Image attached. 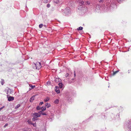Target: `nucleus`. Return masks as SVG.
<instances>
[{
	"label": "nucleus",
	"instance_id": "412c9836",
	"mask_svg": "<svg viewBox=\"0 0 131 131\" xmlns=\"http://www.w3.org/2000/svg\"><path fill=\"white\" fill-rule=\"evenodd\" d=\"M20 106V105L19 104L17 105L15 107V108H17L19 107Z\"/></svg>",
	"mask_w": 131,
	"mask_h": 131
},
{
	"label": "nucleus",
	"instance_id": "f704fd0d",
	"mask_svg": "<svg viewBox=\"0 0 131 131\" xmlns=\"http://www.w3.org/2000/svg\"><path fill=\"white\" fill-rule=\"evenodd\" d=\"M74 76L75 77V76H76V74L75 73V71L74 72Z\"/></svg>",
	"mask_w": 131,
	"mask_h": 131
},
{
	"label": "nucleus",
	"instance_id": "473e14b6",
	"mask_svg": "<svg viewBox=\"0 0 131 131\" xmlns=\"http://www.w3.org/2000/svg\"><path fill=\"white\" fill-rule=\"evenodd\" d=\"M4 107V106H3L2 107L0 108V111H1L2 109H3Z\"/></svg>",
	"mask_w": 131,
	"mask_h": 131
},
{
	"label": "nucleus",
	"instance_id": "a211bd4d",
	"mask_svg": "<svg viewBox=\"0 0 131 131\" xmlns=\"http://www.w3.org/2000/svg\"><path fill=\"white\" fill-rule=\"evenodd\" d=\"M4 80L3 79H1V83L2 85H3L4 84Z\"/></svg>",
	"mask_w": 131,
	"mask_h": 131
},
{
	"label": "nucleus",
	"instance_id": "1a4fd4ad",
	"mask_svg": "<svg viewBox=\"0 0 131 131\" xmlns=\"http://www.w3.org/2000/svg\"><path fill=\"white\" fill-rule=\"evenodd\" d=\"M27 122L29 123V124H31L32 125H33L34 126H35L36 125V123H31L30 121H29V120H28L27 121Z\"/></svg>",
	"mask_w": 131,
	"mask_h": 131
},
{
	"label": "nucleus",
	"instance_id": "c9c22d12",
	"mask_svg": "<svg viewBox=\"0 0 131 131\" xmlns=\"http://www.w3.org/2000/svg\"><path fill=\"white\" fill-rule=\"evenodd\" d=\"M45 2V3H47V0H46V1L45 2Z\"/></svg>",
	"mask_w": 131,
	"mask_h": 131
},
{
	"label": "nucleus",
	"instance_id": "c85d7f7f",
	"mask_svg": "<svg viewBox=\"0 0 131 131\" xmlns=\"http://www.w3.org/2000/svg\"><path fill=\"white\" fill-rule=\"evenodd\" d=\"M50 6V4H48L47 5V7L49 8V7Z\"/></svg>",
	"mask_w": 131,
	"mask_h": 131
},
{
	"label": "nucleus",
	"instance_id": "9d476101",
	"mask_svg": "<svg viewBox=\"0 0 131 131\" xmlns=\"http://www.w3.org/2000/svg\"><path fill=\"white\" fill-rule=\"evenodd\" d=\"M34 99V96H32L30 99V102H32Z\"/></svg>",
	"mask_w": 131,
	"mask_h": 131
},
{
	"label": "nucleus",
	"instance_id": "39448f33",
	"mask_svg": "<svg viewBox=\"0 0 131 131\" xmlns=\"http://www.w3.org/2000/svg\"><path fill=\"white\" fill-rule=\"evenodd\" d=\"M7 98H8V100L9 101H12L14 100V97L11 96L8 97Z\"/></svg>",
	"mask_w": 131,
	"mask_h": 131
},
{
	"label": "nucleus",
	"instance_id": "7c9ffc66",
	"mask_svg": "<svg viewBox=\"0 0 131 131\" xmlns=\"http://www.w3.org/2000/svg\"><path fill=\"white\" fill-rule=\"evenodd\" d=\"M41 114H42L43 115H47V114L45 113H42V112Z\"/></svg>",
	"mask_w": 131,
	"mask_h": 131
},
{
	"label": "nucleus",
	"instance_id": "6ab92c4d",
	"mask_svg": "<svg viewBox=\"0 0 131 131\" xmlns=\"http://www.w3.org/2000/svg\"><path fill=\"white\" fill-rule=\"evenodd\" d=\"M29 86L32 88H33L35 87V85H32L31 84H29Z\"/></svg>",
	"mask_w": 131,
	"mask_h": 131
},
{
	"label": "nucleus",
	"instance_id": "a878e982",
	"mask_svg": "<svg viewBox=\"0 0 131 131\" xmlns=\"http://www.w3.org/2000/svg\"><path fill=\"white\" fill-rule=\"evenodd\" d=\"M86 3L87 4H89L90 3V2L89 1H87L86 2Z\"/></svg>",
	"mask_w": 131,
	"mask_h": 131
},
{
	"label": "nucleus",
	"instance_id": "2f4dec72",
	"mask_svg": "<svg viewBox=\"0 0 131 131\" xmlns=\"http://www.w3.org/2000/svg\"><path fill=\"white\" fill-rule=\"evenodd\" d=\"M103 0H99V1L100 3H101L102 2Z\"/></svg>",
	"mask_w": 131,
	"mask_h": 131
},
{
	"label": "nucleus",
	"instance_id": "4be33fe9",
	"mask_svg": "<svg viewBox=\"0 0 131 131\" xmlns=\"http://www.w3.org/2000/svg\"><path fill=\"white\" fill-rule=\"evenodd\" d=\"M11 90L10 89H9L8 90H7V94L8 95L9 94H8V93H9V92H10V93H11Z\"/></svg>",
	"mask_w": 131,
	"mask_h": 131
},
{
	"label": "nucleus",
	"instance_id": "5701e85b",
	"mask_svg": "<svg viewBox=\"0 0 131 131\" xmlns=\"http://www.w3.org/2000/svg\"><path fill=\"white\" fill-rule=\"evenodd\" d=\"M36 108L37 110H39L41 109V107H40L39 106H38Z\"/></svg>",
	"mask_w": 131,
	"mask_h": 131
},
{
	"label": "nucleus",
	"instance_id": "ddd939ff",
	"mask_svg": "<svg viewBox=\"0 0 131 131\" xmlns=\"http://www.w3.org/2000/svg\"><path fill=\"white\" fill-rule=\"evenodd\" d=\"M49 100V98L48 97H47L46 98H45L44 99V101L45 102H47Z\"/></svg>",
	"mask_w": 131,
	"mask_h": 131
},
{
	"label": "nucleus",
	"instance_id": "20e7f679",
	"mask_svg": "<svg viewBox=\"0 0 131 131\" xmlns=\"http://www.w3.org/2000/svg\"><path fill=\"white\" fill-rule=\"evenodd\" d=\"M70 9L69 7H67L66 8L65 12L66 13V15H68L70 13Z\"/></svg>",
	"mask_w": 131,
	"mask_h": 131
},
{
	"label": "nucleus",
	"instance_id": "f257e3e1",
	"mask_svg": "<svg viewBox=\"0 0 131 131\" xmlns=\"http://www.w3.org/2000/svg\"><path fill=\"white\" fill-rule=\"evenodd\" d=\"M33 67L34 69H39L41 67V66L40 62H37L36 63H34Z\"/></svg>",
	"mask_w": 131,
	"mask_h": 131
},
{
	"label": "nucleus",
	"instance_id": "bb28decb",
	"mask_svg": "<svg viewBox=\"0 0 131 131\" xmlns=\"http://www.w3.org/2000/svg\"><path fill=\"white\" fill-rule=\"evenodd\" d=\"M69 76V74L68 73H67L65 75V76L66 77H67Z\"/></svg>",
	"mask_w": 131,
	"mask_h": 131
},
{
	"label": "nucleus",
	"instance_id": "e433bc0d",
	"mask_svg": "<svg viewBox=\"0 0 131 131\" xmlns=\"http://www.w3.org/2000/svg\"><path fill=\"white\" fill-rule=\"evenodd\" d=\"M44 26L45 27H47V26H46V25H44Z\"/></svg>",
	"mask_w": 131,
	"mask_h": 131
},
{
	"label": "nucleus",
	"instance_id": "f3484780",
	"mask_svg": "<svg viewBox=\"0 0 131 131\" xmlns=\"http://www.w3.org/2000/svg\"><path fill=\"white\" fill-rule=\"evenodd\" d=\"M59 100L58 99H56L54 101V102L56 104H58L59 103Z\"/></svg>",
	"mask_w": 131,
	"mask_h": 131
},
{
	"label": "nucleus",
	"instance_id": "f03ea898",
	"mask_svg": "<svg viewBox=\"0 0 131 131\" xmlns=\"http://www.w3.org/2000/svg\"><path fill=\"white\" fill-rule=\"evenodd\" d=\"M42 113V112L41 111L39 112L38 113H34L33 114V117H35L37 118L38 117L40 116Z\"/></svg>",
	"mask_w": 131,
	"mask_h": 131
},
{
	"label": "nucleus",
	"instance_id": "6e6552de",
	"mask_svg": "<svg viewBox=\"0 0 131 131\" xmlns=\"http://www.w3.org/2000/svg\"><path fill=\"white\" fill-rule=\"evenodd\" d=\"M22 130L24 131H30V129L26 127L23 128Z\"/></svg>",
	"mask_w": 131,
	"mask_h": 131
},
{
	"label": "nucleus",
	"instance_id": "423d86ee",
	"mask_svg": "<svg viewBox=\"0 0 131 131\" xmlns=\"http://www.w3.org/2000/svg\"><path fill=\"white\" fill-rule=\"evenodd\" d=\"M61 81V79L59 78H56L55 79L54 81L56 82H58Z\"/></svg>",
	"mask_w": 131,
	"mask_h": 131
},
{
	"label": "nucleus",
	"instance_id": "2eb2a0df",
	"mask_svg": "<svg viewBox=\"0 0 131 131\" xmlns=\"http://www.w3.org/2000/svg\"><path fill=\"white\" fill-rule=\"evenodd\" d=\"M128 128L129 129L131 130V123H129L128 124Z\"/></svg>",
	"mask_w": 131,
	"mask_h": 131
},
{
	"label": "nucleus",
	"instance_id": "4c0bfd02",
	"mask_svg": "<svg viewBox=\"0 0 131 131\" xmlns=\"http://www.w3.org/2000/svg\"><path fill=\"white\" fill-rule=\"evenodd\" d=\"M130 131H131V130Z\"/></svg>",
	"mask_w": 131,
	"mask_h": 131
},
{
	"label": "nucleus",
	"instance_id": "c756f323",
	"mask_svg": "<svg viewBox=\"0 0 131 131\" xmlns=\"http://www.w3.org/2000/svg\"><path fill=\"white\" fill-rule=\"evenodd\" d=\"M50 82L49 81H48L47 82V84L48 85H49L50 84Z\"/></svg>",
	"mask_w": 131,
	"mask_h": 131
},
{
	"label": "nucleus",
	"instance_id": "b1692460",
	"mask_svg": "<svg viewBox=\"0 0 131 131\" xmlns=\"http://www.w3.org/2000/svg\"><path fill=\"white\" fill-rule=\"evenodd\" d=\"M43 26V25L42 24H40L39 25V28H41L42 27V26Z\"/></svg>",
	"mask_w": 131,
	"mask_h": 131
},
{
	"label": "nucleus",
	"instance_id": "9b49d317",
	"mask_svg": "<svg viewBox=\"0 0 131 131\" xmlns=\"http://www.w3.org/2000/svg\"><path fill=\"white\" fill-rule=\"evenodd\" d=\"M59 85L60 88L61 89L62 88L63 85L62 83H59Z\"/></svg>",
	"mask_w": 131,
	"mask_h": 131
},
{
	"label": "nucleus",
	"instance_id": "f8f14e48",
	"mask_svg": "<svg viewBox=\"0 0 131 131\" xmlns=\"http://www.w3.org/2000/svg\"><path fill=\"white\" fill-rule=\"evenodd\" d=\"M45 106L47 107V108H48L50 107V105L49 104L46 103L45 104Z\"/></svg>",
	"mask_w": 131,
	"mask_h": 131
},
{
	"label": "nucleus",
	"instance_id": "4468645a",
	"mask_svg": "<svg viewBox=\"0 0 131 131\" xmlns=\"http://www.w3.org/2000/svg\"><path fill=\"white\" fill-rule=\"evenodd\" d=\"M46 107H41V110L42 111H45L46 110Z\"/></svg>",
	"mask_w": 131,
	"mask_h": 131
},
{
	"label": "nucleus",
	"instance_id": "7ed1b4c3",
	"mask_svg": "<svg viewBox=\"0 0 131 131\" xmlns=\"http://www.w3.org/2000/svg\"><path fill=\"white\" fill-rule=\"evenodd\" d=\"M84 2L83 1H81V2L80 4H81V5H80L78 7V9L80 10H82L83 9H84L85 8V7H84L82 5L84 4Z\"/></svg>",
	"mask_w": 131,
	"mask_h": 131
},
{
	"label": "nucleus",
	"instance_id": "cd10ccee",
	"mask_svg": "<svg viewBox=\"0 0 131 131\" xmlns=\"http://www.w3.org/2000/svg\"><path fill=\"white\" fill-rule=\"evenodd\" d=\"M118 71H116L115 72H114L113 73V74L114 75H115V74Z\"/></svg>",
	"mask_w": 131,
	"mask_h": 131
},
{
	"label": "nucleus",
	"instance_id": "0eeeda50",
	"mask_svg": "<svg viewBox=\"0 0 131 131\" xmlns=\"http://www.w3.org/2000/svg\"><path fill=\"white\" fill-rule=\"evenodd\" d=\"M55 90L56 92L57 93H59L60 92L59 90V88L58 86H56L55 89Z\"/></svg>",
	"mask_w": 131,
	"mask_h": 131
},
{
	"label": "nucleus",
	"instance_id": "aec40b11",
	"mask_svg": "<svg viewBox=\"0 0 131 131\" xmlns=\"http://www.w3.org/2000/svg\"><path fill=\"white\" fill-rule=\"evenodd\" d=\"M83 28L81 27H80L78 28L77 29L78 30H81Z\"/></svg>",
	"mask_w": 131,
	"mask_h": 131
},
{
	"label": "nucleus",
	"instance_id": "dca6fc26",
	"mask_svg": "<svg viewBox=\"0 0 131 131\" xmlns=\"http://www.w3.org/2000/svg\"><path fill=\"white\" fill-rule=\"evenodd\" d=\"M32 120L33 121H35L36 120H37V117H34L32 118Z\"/></svg>",
	"mask_w": 131,
	"mask_h": 131
},
{
	"label": "nucleus",
	"instance_id": "393cba45",
	"mask_svg": "<svg viewBox=\"0 0 131 131\" xmlns=\"http://www.w3.org/2000/svg\"><path fill=\"white\" fill-rule=\"evenodd\" d=\"M43 103V102H40L39 103V105H42Z\"/></svg>",
	"mask_w": 131,
	"mask_h": 131
},
{
	"label": "nucleus",
	"instance_id": "72a5a7b5",
	"mask_svg": "<svg viewBox=\"0 0 131 131\" xmlns=\"http://www.w3.org/2000/svg\"><path fill=\"white\" fill-rule=\"evenodd\" d=\"M8 125V124H6L5 125H4V127H6V126H7Z\"/></svg>",
	"mask_w": 131,
	"mask_h": 131
}]
</instances>
